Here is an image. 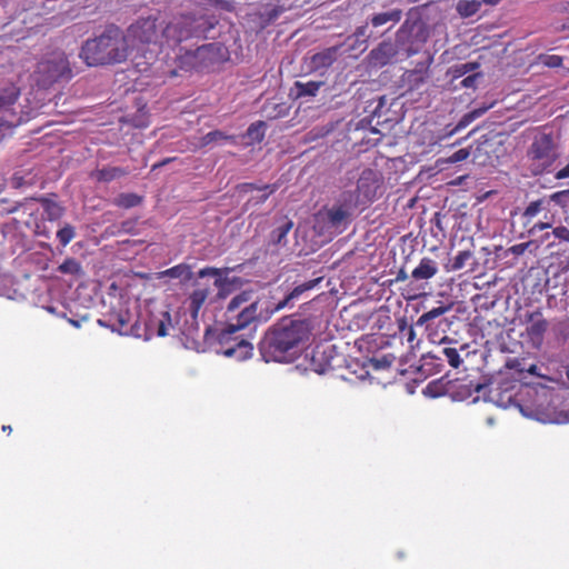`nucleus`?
<instances>
[{
  "instance_id": "aec40b11",
  "label": "nucleus",
  "mask_w": 569,
  "mask_h": 569,
  "mask_svg": "<svg viewBox=\"0 0 569 569\" xmlns=\"http://www.w3.org/2000/svg\"><path fill=\"white\" fill-rule=\"evenodd\" d=\"M322 86H325L323 81H296L292 91L296 98L316 97Z\"/></svg>"
},
{
  "instance_id": "cd10ccee",
  "label": "nucleus",
  "mask_w": 569,
  "mask_h": 569,
  "mask_svg": "<svg viewBox=\"0 0 569 569\" xmlns=\"http://www.w3.org/2000/svg\"><path fill=\"white\" fill-rule=\"evenodd\" d=\"M481 8V1L478 0H460L457 3V11L463 18L476 14Z\"/></svg>"
},
{
  "instance_id": "7ed1b4c3",
  "label": "nucleus",
  "mask_w": 569,
  "mask_h": 569,
  "mask_svg": "<svg viewBox=\"0 0 569 569\" xmlns=\"http://www.w3.org/2000/svg\"><path fill=\"white\" fill-rule=\"evenodd\" d=\"M98 323L121 336L149 340L154 335L158 337L168 335L169 327H171V316L167 310L152 312L142 326L139 319H134L128 310L121 309L108 313L103 319H99Z\"/></svg>"
},
{
  "instance_id": "c03bdc74",
  "label": "nucleus",
  "mask_w": 569,
  "mask_h": 569,
  "mask_svg": "<svg viewBox=\"0 0 569 569\" xmlns=\"http://www.w3.org/2000/svg\"><path fill=\"white\" fill-rule=\"evenodd\" d=\"M552 224L551 220L536 222L528 229V233L529 236H535L539 231L551 228Z\"/></svg>"
},
{
  "instance_id": "680f3d73",
  "label": "nucleus",
  "mask_w": 569,
  "mask_h": 569,
  "mask_svg": "<svg viewBox=\"0 0 569 569\" xmlns=\"http://www.w3.org/2000/svg\"><path fill=\"white\" fill-rule=\"evenodd\" d=\"M2 430L10 433L12 431V428H11V426H3Z\"/></svg>"
},
{
  "instance_id": "4468645a",
  "label": "nucleus",
  "mask_w": 569,
  "mask_h": 569,
  "mask_svg": "<svg viewBox=\"0 0 569 569\" xmlns=\"http://www.w3.org/2000/svg\"><path fill=\"white\" fill-rule=\"evenodd\" d=\"M321 281V278H317L313 280L306 281L292 289L291 292H289L282 300L274 303L271 301V306L274 310V312L282 310L287 307H292L293 301L298 300L305 292L313 289L319 282Z\"/></svg>"
},
{
  "instance_id": "dca6fc26",
  "label": "nucleus",
  "mask_w": 569,
  "mask_h": 569,
  "mask_svg": "<svg viewBox=\"0 0 569 569\" xmlns=\"http://www.w3.org/2000/svg\"><path fill=\"white\" fill-rule=\"evenodd\" d=\"M209 293L210 289L208 287L197 288L190 293L187 300V308L193 320L198 318L199 311L201 310L206 300L208 299Z\"/></svg>"
},
{
  "instance_id": "6e6d98bb",
  "label": "nucleus",
  "mask_w": 569,
  "mask_h": 569,
  "mask_svg": "<svg viewBox=\"0 0 569 569\" xmlns=\"http://www.w3.org/2000/svg\"><path fill=\"white\" fill-rule=\"evenodd\" d=\"M415 339H416V332L412 327H409L408 331H407V340H408V342L412 343Z\"/></svg>"
},
{
  "instance_id": "f8f14e48",
  "label": "nucleus",
  "mask_w": 569,
  "mask_h": 569,
  "mask_svg": "<svg viewBox=\"0 0 569 569\" xmlns=\"http://www.w3.org/2000/svg\"><path fill=\"white\" fill-rule=\"evenodd\" d=\"M278 189V186L277 184H263V186H258V184H254V183H242V184H239L238 186V190L240 193H248V192H251V191H259L261 192L260 194L256 196V197H251L250 199H248V201L246 202V208H251V207H257L263 202H266V200L277 191Z\"/></svg>"
},
{
  "instance_id": "9d476101",
  "label": "nucleus",
  "mask_w": 569,
  "mask_h": 569,
  "mask_svg": "<svg viewBox=\"0 0 569 569\" xmlns=\"http://www.w3.org/2000/svg\"><path fill=\"white\" fill-rule=\"evenodd\" d=\"M525 330L521 337L526 345L533 350H541L545 345V338L549 330V321L543 316L542 310L537 308L533 311L526 312L523 317Z\"/></svg>"
},
{
  "instance_id": "864d4df0",
  "label": "nucleus",
  "mask_w": 569,
  "mask_h": 569,
  "mask_svg": "<svg viewBox=\"0 0 569 569\" xmlns=\"http://www.w3.org/2000/svg\"><path fill=\"white\" fill-rule=\"evenodd\" d=\"M134 226H136V221L134 220H127V221L122 222L121 228L126 232H131L132 229L134 228Z\"/></svg>"
},
{
  "instance_id": "6e6552de",
  "label": "nucleus",
  "mask_w": 569,
  "mask_h": 569,
  "mask_svg": "<svg viewBox=\"0 0 569 569\" xmlns=\"http://www.w3.org/2000/svg\"><path fill=\"white\" fill-rule=\"evenodd\" d=\"M202 32L199 19L193 16H180L171 20L167 26H162V41H160V46L176 48L182 41L199 37Z\"/></svg>"
},
{
  "instance_id": "2f4dec72",
  "label": "nucleus",
  "mask_w": 569,
  "mask_h": 569,
  "mask_svg": "<svg viewBox=\"0 0 569 569\" xmlns=\"http://www.w3.org/2000/svg\"><path fill=\"white\" fill-rule=\"evenodd\" d=\"M479 68H480V63L476 62V61L459 63L451 68V74H452L453 79H458L468 73L475 72Z\"/></svg>"
},
{
  "instance_id": "3c124183",
  "label": "nucleus",
  "mask_w": 569,
  "mask_h": 569,
  "mask_svg": "<svg viewBox=\"0 0 569 569\" xmlns=\"http://www.w3.org/2000/svg\"><path fill=\"white\" fill-rule=\"evenodd\" d=\"M555 178L557 180H562V179H567L569 178V163H567L562 169H560L559 171H557L555 173Z\"/></svg>"
},
{
  "instance_id": "58836bf2",
  "label": "nucleus",
  "mask_w": 569,
  "mask_h": 569,
  "mask_svg": "<svg viewBox=\"0 0 569 569\" xmlns=\"http://www.w3.org/2000/svg\"><path fill=\"white\" fill-rule=\"evenodd\" d=\"M406 80L411 89H418L426 81V76L421 71L412 70L406 73Z\"/></svg>"
},
{
  "instance_id": "9b49d317",
  "label": "nucleus",
  "mask_w": 569,
  "mask_h": 569,
  "mask_svg": "<svg viewBox=\"0 0 569 569\" xmlns=\"http://www.w3.org/2000/svg\"><path fill=\"white\" fill-rule=\"evenodd\" d=\"M352 213L339 204L322 208L316 214V228L320 233L338 234L343 232L350 223Z\"/></svg>"
},
{
  "instance_id": "f257e3e1",
  "label": "nucleus",
  "mask_w": 569,
  "mask_h": 569,
  "mask_svg": "<svg viewBox=\"0 0 569 569\" xmlns=\"http://www.w3.org/2000/svg\"><path fill=\"white\" fill-rule=\"evenodd\" d=\"M310 335L307 321L284 318L267 331L260 342V352L267 362H291L300 355Z\"/></svg>"
},
{
  "instance_id": "f704fd0d",
  "label": "nucleus",
  "mask_w": 569,
  "mask_h": 569,
  "mask_svg": "<svg viewBox=\"0 0 569 569\" xmlns=\"http://www.w3.org/2000/svg\"><path fill=\"white\" fill-rule=\"evenodd\" d=\"M76 237V229L73 226L67 223L62 228H60L57 232V238L59 242L66 247L69 244L72 239Z\"/></svg>"
},
{
  "instance_id": "5701e85b",
  "label": "nucleus",
  "mask_w": 569,
  "mask_h": 569,
  "mask_svg": "<svg viewBox=\"0 0 569 569\" xmlns=\"http://www.w3.org/2000/svg\"><path fill=\"white\" fill-rule=\"evenodd\" d=\"M359 199L360 194L356 190H347L340 193L335 204H339L343 209H347V211H350V213H353L359 204Z\"/></svg>"
},
{
  "instance_id": "603ef678",
  "label": "nucleus",
  "mask_w": 569,
  "mask_h": 569,
  "mask_svg": "<svg viewBox=\"0 0 569 569\" xmlns=\"http://www.w3.org/2000/svg\"><path fill=\"white\" fill-rule=\"evenodd\" d=\"M24 184V178L14 173L11 178V186L13 188H21Z\"/></svg>"
},
{
  "instance_id": "bb28decb",
  "label": "nucleus",
  "mask_w": 569,
  "mask_h": 569,
  "mask_svg": "<svg viewBox=\"0 0 569 569\" xmlns=\"http://www.w3.org/2000/svg\"><path fill=\"white\" fill-rule=\"evenodd\" d=\"M50 221L58 220L63 216L64 209L56 201L47 198L39 199Z\"/></svg>"
},
{
  "instance_id": "49530a36",
  "label": "nucleus",
  "mask_w": 569,
  "mask_h": 569,
  "mask_svg": "<svg viewBox=\"0 0 569 569\" xmlns=\"http://www.w3.org/2000/svg\"><path fill=\"white\" fill-rule=\"evenodd\" d=\"M530 244H531L530 241L513 244L509 248V252H511L515 256H521L526 252V250L529 248Z\"/></svg>"
},
{
  "instance_id": "b1692460",
  "label": "nucleus",
  "mask_w": 569,
  "mask_h": 569,
  "mask_svg": "<svg viewBox=\"0 0 569 569\" xmlns=\"http://www.w3.org/2000/svg\"><path fill=\"white\" fill-rule=\"evenodd\" d=\"M143 198L137 193L133 192H123L120 193L117 198L113 200V204L123 208V209H130L138 207L142 203Z\"/></svg>"
},
{
  "instance_id": "a878e982",
  "label": "nucleus",
  "mask_w": 569,
  "mask_h": 569,
  "mask_svg": "<svg viewBox=\"0 0 569 569\" xmlns=\"http://www.w3.org/2000/svg\"><path fill=\"white\" fill-rule=\"evenodd\" d=\"M222 141L234 142L236 137L226 134L224 132H222L220 130H213V131H210V132L206 133L204 136H202L200 138L199 144H200V147H207L211 143L222 142Z\"/></svg>"
},
{
  "instance_id": "c85d7f7f",
  "label": "nucleus",
  "mask_w": 569,
  "mask_h": 569,
  "mask_svg": "<svg viewBox=\"0 0 569 569\" xmlns=\"http://www.w3.org/2000/svg\"><path fill=\"white\" fill-rule=\"evenodd\" d=\"M450 310V306H439V307H436V308H432L431 310L422 313L416 325L417 326H426L427 328L429 327V322L436 318H439L441 317L442 315H445L446 312H448Z\"/></svg>"
},
{
  "instance_id": "13d9d810",
  "label": "nucleus",
  "mask_w": 569,
  "mask_h": 569,
  "mask_svg": "<svg viewBox=\"0 0 569 569\" xmlns=\"http://www.w3.org/2000/svg\"><path fill=\"white\" fill-rule=\"evenodd\" d=\"M435 386H436L435 382L428 383V386L426 387V393L431 395L432 397L438 396V393L436 391H433Z\"/></svg>"
},
{
  "instance_id": "a211bd4d",
  "label": "nucleus",
  "mask_w": 569,
  "mask_h": 569,
  "mask_svg": "<svg viewBox=\"0 0 569 569\" xmlns=\"http://www.w3.org/2000/svg\"><path fill=\"white\" fill-rule=\"evenodd\" d=\"M438 272V266L431 258L425 257L419 264L412 270L411 277L416 280H428Z\"/></svg>"
},
{
  "instance_id": "423d86ee",
  "label": "nucleus",
  "mask_w": 569,
  "mask_h": 569,
  "mask_svg": "<svg viewBox=\"0 0 569 569\" xmlns=\"http://www.w3.org/2000/svg\"><path fill=\"white\" fill-rule=\"evenodd\" d=\"M73 77L70 62L63 51L46 54L37 64L34 80L41 88H50L59 81H69Z\"/></svg>"
},
{
  "instance_id": "1a4fd4ad",
  "label": "nucleus",
  "mask_w": 569,
  "mask_h": 569,
  "mask_svg": "<svg viewBox=\"0 0 569 569\" xmlns=\"http://www.w3.org/2000/svg\"><path fill=\"white\" fill-rule=\"evenodd\" d=\"M237 331L223 328L217 338L216 351L227 358L243 361L252 357L253 346L250 341L239 336Z\"/></svg>"
},
{
  "instance_id": "de8ad7c7",
  "label": "nucleus",
  "mask_w": 569,
  "mask_h": 569,
  "mask_svg": "<svg viewBox=\"0 0 569 569\" xmlns=\"http://www.w3.org/2000/svg\"><path fill=\"white\" fill-rule=\"evenodd\" d=\"M480 77H481L480 72H473L472 74H469L465 79H462L461 86L463 88H475L476 81Z\"/></svg>"
},
{
  "instance_id": "393cba45",
  "label": "nucleus",
  "mask_w": 569,
  "mask_h": 569,
  "mask_svg": "<svg viewBox=\"0 0 569 569\" xmlns=\"http://www.w3.org/2000/svg\"><path fill=\"white\" fill-rule=\"evenodd\" d=\"M163 276L169 278H180L184 281H189L193 277L191 267L187 263H179L162 272Z\"/></svg>"
},
{
  "instance_id": "8fccbe9b",
  "label": "nucleus",
  "mask_w": 569,
  "mask_h": 569,
  "mask_svg": "<svg viewBox=\"0 0 569 569\" xmlns=\"http://www.w3.org/2000/svg\"><path fill=\"white\" fill-rule=\"evenodd\" d=\"M521 365H522V361L520 359H512L507 362V367L509 369H515L519 372H523L525 368Z\"/></svg>"
},
{
  "instance_id": "a19ab883",
  "label": "nucleus",
  "mask_w": 569,
  "mask_h": 569,
  "mask_svg": "<svg viewBox=\"0 0 569 569\" xmlns=\"http://www.w3.org/2000/svg\"><path fill=\"white\" fill-rule=\"evenodd\" d=\"M486 111V109H476V110H472L468 113H466L461 120L459 121L458 126H457V129H460V128H463V127H467L469 123H471L475 119H477L478 117L482 116L483 112Z\"/></svg>"
},
{
  "instance_id": "e2e57ef3",
  "label": "nucleus",
  "mask_w": 569,
  "mask_h": 569,
  "mask_svg": "<svg viewBox=\"0 0 569 569\" xmlns=\"http://www.w3.org/2000/svg\"><path fill=\"white\" fill-rule=\"evenodd\" d=\"M448 340H449V338H448L447 336H445V337H442V338L440 339V343H445V342H447Z\"/></svg>"
},
{
  "instance_id": "052dcab7",
  "label": "nucleus",
  "mask_w": 569,
  "mask_h": 569,
  "mask_svg": "<svg viewBox=\"0 0 569 569\" xmlns=\"http://www.w3.org/2000/svg\"><path fill=\"white\" fill-rule=\"evenodd\" d=\"M536 369H537V366L536 365H531L528 369H525V371H528L529 373H535L536 372Z\"/></svg>"
},
{
  "instance_id": "774afa93",
  "label": "nucleus",
  "mask_w": 569,
  "mask_h": 569,
  "mask_svg": "<svg viewBox=\"0 0 569 569\" xmlns=\"http://www.w3.org/2000/svg\"><path fill=\"white\" fill-rule=\"evenodd\" d=\"M170 74H171V77H174V76H177V74H178V72H177V70H172V71L170 72Z\"/></svg>"
},
{
  "instance_id": "6ab92c4d",
  "label": "nucleus",
  "mask_w": 569,
  "mask_h": 569,
  "mask_svg": "<svg viewBox=\"0 0 569 569\" xmlns=\"http://www.w3.org/2000/svg\"><path fill=\"white\" fill-rule=\"evenodd\" d=\"M393 53L392 44L389 42H382L378 48L370 52V59L373 64L382 67L390 61Z\"/></svg>"
},
{
  "instance_id": "0eeeda50",
  "label": "nucleus",
  "mask_w": 569,
  "mask_h": 569,
  "mask_svg": "<svg viewBox=\"0 0 569 569\" xmlns=\"http://www.w3.org/2000/svg\"><path fill=\"white\" fill-rule=\"evenodd\" d=\"M162 22L157 17L139 18L130 24L123 33L126 42L130 44V53L143 44H159L162 33Z\"/></svg>"
},
{
  "instance_id": "ddd939ff",
  "label": "nucleus",
  "mask_w": 569,
  "mask_h": 569,
  "mask_svg": "<svg viewBox=\"0 0 569 569\" xmlns=\"http://www.w3.org/2000/svg\"><path fill=\"white\" fill-rule=\"evenodd\" d=\"M377 182V173L371 169H366L361 172L358 179L356 191L367 201H372L378 188Z\"/></svg>"
},
{
  "instance_id": "0e129e2a",
  "label": "nucleus",
  "mask_w": 569,
  "mask_h": 569,
  "mask_svg": "<svg viewBox=\"0 0 569 569\" xmlns=\"http://www.w3.org/2000/svg\"><path fill=\"white\" fill-rule=\"evenodd\" d=\"M134 126H137V127H144V126H146V123H144V122H141V121H139V122H136V121H134Z\"/></svg>"
},
{
  "instance_id": "f3484780",
  "label": "nucleus",
  "mask_w": 569,
  "mask_h": 569,
  "mask_svg": "<svg viewBox=\"0 0 569 569\" xmlns=\"http://www.w3.org/2000/svg\"><path fill=\"white\" fill-rule=\"evenodd\" d=\"M337 47L327 48L318 53H315L310 59V66L313 70L329 68L337 59Z\"/></svg>"
},
{
  "instance_id": "c756f323",
  "label": "nucleus",
  "mask_w": 569,
  "mask_h": 569,
  "mask_svg": "<svg viewBox=\"0 0 569 569\" xmlns=\"http://www.w3.org/2000/svg\"><path fill=\"white\" fill-rule=\"evenodd\" d=\"M293 223L290 220L283 221L270 234V240L273 244H281L286 242L287 236L291 230Z\"/></svg>"
},
{
  "instance_id": "09e8293b",
  "label": "nucleus",
  "mask_w": 569,
  "mask_h": 569,
  "mask_svg": "<svg viewBox=\"0 0 569 569\" xmlns=\"http://www.w3.org/2000/svg\"><path fill=\"white\" fill-rule=\"evenodd\" d=\"M219 274H220L219 269L213 268V267H206L198 272L199 278H204V277H209V276L214 277V276H219Z\"/></svg>"
},
{
  "instance_id": "39448f33",
  "label": "nucleus",
  "mask_w": 569,
  "mask_h": 569,
  "mask_svg": "<svg viewBox=\"0 0 569 569\" xmlns=\"http://www.w3.org/2000/svg\"><path fill=\"white\" fill-rule=\"evenodd\" d=\"M559 157L560 144L555 132L546 127L532 129L525 156L531 176L537 177L552 172Z\"/></svg>"
},
{
  "instance_id": "ea45409f",
  "label": "nucleus",
  "mask_w": 569,
  "mask_h": 569,
  "mask_svg": "<svg viewBox=\"0 0 569 569\" xmlns=\"http://www.w3.org/2000/svg\"><path fill=\"white\" fill-rule=\"evenodd\" d=\"M540 62L548 68H559L562 64V57L558 54H541Z\"/></svg>"
},
{
  "instance_id": "5fc2aeb1",
  "label": "nucleus",
  "mask_w": 569,
  "mask_h": 569,
  "mask_svg": "<svg viewBox=\"0 0 569 569\" xmlns=\"http://www.w3.org/2000/svg\"><path fill=\"white\" fill-rule=\"evenodd\" d=\"M174 159H176V158H166V159H163V160H161V161H159V162L154 163V164L152 166V171H154V170H157V169H159V168H161V167H163V166H166V164H168V163L172 162Z\"/></svg>"
},
{
  "instance_id": "c9c22d12",
  "label": "nucleus",
  "mask_w": 569,
  "mask_h": 569,
  "mask_svg": "<svg viewBox=\"0 0 569 569\" xmlns=\"http://www.w3.org/2000/svg\"><path fill=\"white\" fill-rule=\"evenodd\" d=\"M441 355L445 356V358L447 359L448 363L452 367V368H459V366L462 363V359L459 355V351L458 349L456 348H452V347H445L441 349Z\"/></svg>"
},
{
  "instance_id": "72a5a7b5",
  "label": "nucleus",
  "mask_w": 569,
  "mask_h": 569,
  "mask_svg": "<svg viewBox=\"0 0 569 569\" xmlns=\"http://www.w3.org/2000/svg\"><path fill=\"white\" fill-rule=\"evenodd\" d=\"M471 257L472 253L469 250L459 251L458 254L452 259L451 263L447 266V270L458 271L462 269Z\"/></svg>"
},
{
  "instance_id": "bf43d9fd",
  "label": "nucleus",
  "mask_w": 569,
  "mask_h": 569,
  "mask_svg": "<svg viewBox=\"0 0 569 569\" xmlns=\"http://www.w3.org/2000/svg\"><path fill=\"white\" fill-rule=\"evenodd\" d=\"M501 0H481V3H486V4H490V6H496L500 2Z\"/></svg>"
},
{
  "instance_id": "20e7f679",
  "label": "nucleus",
  "mask_w": 569,
  "mask_h": 569,
  "mask_svg": "<svg viewBox=\"0 0 569 569\" xmlns=\"http://www.w3.org/2000/svg\"><path fill=\"white\" fill-rule=\"evenodd\" d=\"M274 310L271 300L268 298H258L252 300L251 291H241L236 295L228 303L226 309V328L240 331L252 322L268 321Z\"/></svg>"
},
{
  "instance_id": "37998d69",
  "label": "nucleus",
  "mask_w": 569,
  "mask_h": 569,
  "mask_svg": "<svg viewBox=\"0 0 569 569\" xmlns=\"http://www.w3.org/2000/svg\"><path fill=\"white\" fill-rule=\"evenodd\" d=\"M470 156V152L468 149L462 148L457 151H455L449 158L448 162L450 163H457L466 160Z\"/></svg>"
},
{
  "instance_id": "f03ea898",
  "label": "nucleus",
  "mask_w": 569,
  "mask_h": 569,
  "mask_svg": "<svg viewBox=\"0 0 569 569\" xmlns=\"http://www.w3.org/2000/svg\"><path fill=\"white\" fill-rule=\"evenodd\" d=\"M130 54V44L123 32L110 26L98 37L83 42L79 57L89 67L113 66L124 62Z\"/></svg>"
},
{
  "instance_id": "473e14b6",
  "label": "nucleus",
  "mask_w": 569,
  "mask_h": 569,
  "mask_svg": "<svg viewBox=\"0 0 569 569\" xmlns=\"http://www.w3.org/2000/svg\"><path fill=\"white\" fill-rule=\"evenodd\" d=\"M58 271L63 274L77 276L82 272V268L79 261L74 258H67L59 267Z\"/></svg>"
},
{
  "instance_id": "e433bc0d",
  "label": "nucleus",
  "mask_w": 569,
  "mask_h": 569,
  "mask_svg": "<svg viewBox=\"0 0 569 569\" xmlns=\"http://www.w3.org/2000/svg\"><path fill=\"white\" fill-rule=\"evenodd\" d=\"M264 127L266 123L263 121L253 122L248 127L247 136L257 142H261L264 138Z\"/></svg>"
},
{
  "instance_id": "4c0bfd02",
  "label": "nucleus",
  "mask_w": 569,
  "mask_h": 569,
  "mask_svg": "<svg viewBox=\"0 0 569 569\" xmlns=\"http://www.w3.org/2000/svg\"><path fill=\"white\" fill-rule=\"evenodd\" d=\"M176 59H177L179 68L181 70L188 71L194 64L196 54H194V52L187 50V51H184L183 54L177 56Z\"/></svg>"
},
{
  "instance_id": "a18cd8bd",
  "label": "nucleus",
  "mask_w": 569,
  "mask_h": 569,
  "mask_svg": "<svg viewBox=\"0 0 569 569\" xmlns=\"http://www.w3.org/2000/svg\"><path fill=\"white\" fill-rule=\"evenodd\" d=\"M552 234L560 241L569 243V229L565 226H558L552 229Z\"/></svg>"
},
{
  "instance_id": "338daca9",
  "label": "nucleus",
  "mask_w": 569,
  "mask_h": 569,
  "mask_svg": "<svg viewBox=\"0 0 569 569\" xmlns=\"http://www.w3.org/2000/svg\"><path fill=\"white\" fill-rule=\"evenodd\" d=\"M70 322H71L73 326L79 327V322H78V321H76V320H70Z\"/></svg>"
},
{
  "instance_id": "2eb2a0df",
  "label": "nucleus",
  "mask_w": 569,
  "mask_h": 569,
  "mask_svg": "<svg viewBox=\"0 0 569 569\" xmlns=\"http://www.w3.org/2000/svg\"><path fill=\"white\" fill-rule=\"evenodd\" d=\"M129 170L122 167L104 166L91 172L90 177L98 182H111L129 174Z\"/></svg>"
},
{
  "instance_id": "412c9836",
  "label": "nucleus",
  "mask_w": 569,
  "mask_h": 569,
  "mask_svg": "<svg viewBox=\"0 0 569 569\" xmlns=\"http://www.w3.org/2000/svg\"><path fill=\"white\" fill-rule=\"evenodd\" d=\"M20 90L13 83L0 89V110H6L18 100Z\"/></svg>"
},
{
  "instance_id": "4be33fe9",
  "label": "nucleus",
  "mask_w": 569,
  "mask_h": 569,
  "mask_svg": "<svg viewBox=\"0 0 569 569\" xmlns=\"http://www.w3.org/2000/svg\"><path fill=\"white\" fill-rule=\"evenodd\" d=\"M401 17L402 11L400 9H393L388 12H380L371 18V24L375 28L381 27L388 22H392L393 24H396L401 20Z\"/></svg>"
},
{
  "instance_id": "4d7b16f0",
  "label": "nucleus",
  "mask_w": 569,
  "mask_h": 569,
  "mask_svg": "<svg viewBox=\"0 0 569 569\" xmlns=\"http://www.w3.org/2000/svg\"><path fill=\"white\" fill-rule=\"evenodd\" d=\"M366 31H367V26H361V27L357 28V30H356L355 34H356L358 38H360V37H366V36H367Z\"/></svg>"
},
{
  "instance_id": "79ce46f5",
  "label": "nucleus",
  "mask_w": 569,
  "mask_h": 569,
  "mask_svg": "<svg viewBox=\"0 0 569 569\" xmlns=\"http://www.w3.org/2000/svg\"><path fill=\"white\" fill-rule=\"evenodd\" d=\"M569 198V189L557 191L552 194H550L549 199L550 201L555 202L556 204L565 208L568 203Z\"/></svg>"
},
{
  "instance_id": "69168bd1",
  "label": "nucleus",
  "mask_w": 569,
  "mask_h": 569,
  "mask_svg": "<svg viewBox=\"0 0 569 569\" xmlns=\"http://www.w3.org/2000/svg\"><path fill=\"white\" fill-rule=\"evenodd\" d=\"M18 210V207H13L12 209L8 210L9 213L16 212Z\"/></svg>"
},
{
  "instance_id": "7c9ffc66",
  "label": "nucleus",
  "mask_w": 569,
  "mask_h": 569,
  "mask_svg": "<svg viewBox=\"0 0 569 569\" xmlns=\"http://www.w3.org/2000/svg\"><path fill=\"white\" fill-rule=\"evenodd\" d=\"M543 209H546L545 199H538V200L531 201L522 212V218L526 220L525 226H527Z\"/></svg>"
}]
</instances>
